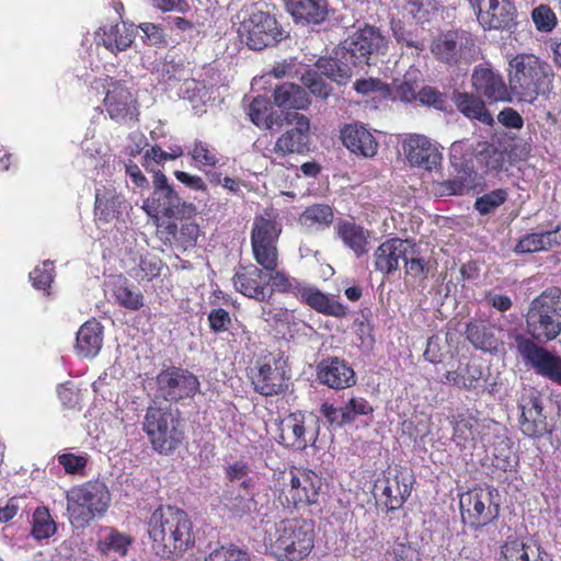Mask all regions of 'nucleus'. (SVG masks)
<instances>
[{"label":"nucleus","mask_w":561,"mask_h":561,"mask_svg":"<svg viewBox=\"0 0 561 561\" xmlns=\"http://www.w3.org/2000/svg\"><path fill=\"white\" fill-rule=\"evenodd\" d=\"M539 241H542V239L539 238L537 232L527 233L518 240L514 247V252L516 254H530L540 252L542 251V245Z\"/></svg>","instance_id":"0e129e2a"},{"label":"nucleus","mask_w":561,"mask_h":561,"mask_svg":"<svg viewBox=\"0 0 561 561\" xmlns=\"http://www.w3.org/2000/svg\"><path fill=\"white\" fill-rule=\"evenodd\" d=\"M482 377V368L476 364L458 367L457 370L446 371L440 378L442 382L450 383L462 389H474Z\"/></svg>","instance_id":"ea45409f"},{"label":"nucleus","mask_w":561,"mask_h":561,"mask_svg":"<svg viewBox=\"0 0 561 561\" xmlns=\"http://www.w3.org/2000/svg\"><path fill=\"white\" fill-rule=\"evenodd\" d=\"M158 73L163 82L180 81L185 77V69L182 64L165 60L158 69Z\"/></svg>","instance_id":"e2e57ef3"},{"label":"nucleus","mask_w":561,"mask_h":561,"mask_svg":"<svg viewBox=\"0 0 561 561\" xmlns=\"http://www.w3.org/2000/svg\"><path fill=\"white\" fill-rule=\"evenodd\" d=\"M232 280L234 288L249 298L264 301L272 296V291L266 293L267 278L263 267L261 270L253 264L241 266L237 270Z\"/></svg>","instance_id":"5701e85b"},{"label":"nucleus","mask_w":561,"mask_h":561,"mask_svg":"<svg viewBox=\"0 0 561 561\" xmlns=\"http://www.w3.org/2000/svg\"><path fill=\"white\" fill-rule=\"evenodd\" d=\"M225 489H254L255 481L250 476V467L243 460L234 461L225 468Z\"/></svg>","instance_id":"37998d69"},{"label":"nucleus","mask_w":561,"mask_h":561,"mask_svg":"<svg viewBox=\"0 0 561 561\" xmlns=\"http://www.w3.org/2000/svg\"><path fill=\"white\" fill-rule=\"evenodd\" d=\"M103 344V327L96 320L83 323L77 332L76 353L81 357H94Z\"/></svg>","instance_id":"c85d7f7f"},{"label":"nucleus","mask_w":561,"mask_h":561,"mask_svg":"<svg viewBox=\"0 0 561 561\" xmlns=\"http://www.w3.org/2000/svg\"><path fill=\"white\" fill-rule=\"evenodd\" d=\"M125 199L114 187H103L96 190L94 214L98 220L111 222L118 218Z\"/></svg>","instance_id":"7c9ffc66"},{"label":"nucleus","mask_w":561,"mask_h":561,"mask_svg":"<svg viewBox=\"0 0 561 561\" xmlns=\"http://www.w3.org/2000/svg\"><path fill=\"white\" fill-rule=\"evenodd\" d=\"M472 187V181L470 174L465 172L463 174L454 179H448L436 185V193L439 195H463Z\"/></svg>","instance_id":"09e8293b"},{"label":"nucleus","mask_w":561,"mask_h":561,"mask_svg":"<svg viewBox=\"0 0 561 561\" xmlns=\"http://www.w3.org/2000/svg\"><path fill=\"white\" fill-rule=\"evenodd\" d=\"M295 124V127L286 130L275 142L274 152L280 157L291 153L301 154L309 150L310 122L308 117L297 112L286 113L283 123Z\"/></svg>","instance_id":"2eb2a0df"},{"label":"nucleus","mask_w":561,"mask_h":561,"mask_svg":"<svg viewBox=\"0 0 561 561\" xmlns=\"http://www.w3.org/2000/svg\"><path fill=\"white\" fill-rule=\"evenodd\" d=\"M142 209L152 218H184L195 213V206L180 197L161 171L153 175V191L144 202Z\"/></svg>","instance_id":"6e6552de"},{"label":"nucleus","mask_w":561,"mask_h":561,"mask_svg":"<svg viewBox=\"0 0 561 561\" xmlns=\"http://www.w3.org/2000/svg\"><path fill=\"white\" fill-rule=\"evenodd\" d=\"M265 541L278 561H301L313 548V526L306 519H283L266 530Z\"/></svg>","instance_id":"39448f33"},{"label":"nucleus","mask_w":561,"mask_h":561,"mask_svg":"<svg viewBox=\"0 0 561 561\" xmlns=\"http://www.w3.org/2000/svg\"><path fill=\"white\" fill-rule=\"evenodd\" d=\"M188 154L196 163L207 167H215L218 163L216 154L209 149V146L203 141H195Z\"/></svg>","instance_id":"052dcab7"},{"label":"nucleus","mask_w":561,"mask_h":561,"mask_svg":"<svg viewBox=\"0 0 561 561\" xmlns=\"http://www.w3.org/2000/svg\"><path fill=\"white\" fill-rule=\"evenodd\" d=\"M67 515L76 528H83L102 517L111 503V494L104 482L88 481L66 492Z\"/></svg>","instance_id":"423d86ee"},{"label":"nucleus","mask_w":561,"mask_h":561,"mask_svg":"<svg viewBox=\"0 0 561 561\" xmlns=\"http://www.w3.org/2000/svg\"><path fill=\"white\" fill-rule=\"evenodd\" d=\"M56 533V523L46 507H37L33 513L32 535L42 540L51 537Z\"/></svg>","instance_id":"a18cd8bd"},{"label":"nucleus","mask_w":561,"mask_h":561,"mask_svg":"<svg viewBox=\"0 0 561 561\" xmlns=\"http://www.w3.org/2000/svg\"><path fill=\"white\" fill-rule=\"evenodd\" d=\"M297 298L317 312L325 316L344 318L347 313V308L344 305L307 283L304 284Z\"/></svg>","instance_id":"a878e982"},{"label":"nucleus","mask_w":561,"mask_h":561,"mask_svg":"<svg viewBox=\"0 0 561 561\" xmlns=\"http://www.w3.org/2000/svg\"><path fill=\"white\" fill-rule=\"evenodd\" d=\"M527 332L512 335L517 354L534 371L561 386V357L537 342H549L561 333V289L551 287L537 296L526 314Z\"/></svg>","instance_id":"f257e3e1"},{"label":"nucleus","mask_w":561,"mask_h":561,"mask_svg":"<svg viewBox=\"0 0 561 561\" xmlns=\"http://www.w3.org/2000/svg\"><path fill=\"white\" fill-rule=\"evenodd\" d=\"M225 507L238 517L250 515L257 511L253 489H225L221 495Z\"/></svg>","instance_id":"473e14b6"},{"label":"nucleus","mask_w":561,"mask_h":561,"mask_svg":"<svg viewBox=\"0 0 561 561\" xmlns=\"http://www.w3.org/2000/svg\"><path fill=\"white\" fill-rule=\"evenodd\" d=\"M394 561H420L417 549L409 541H397L392 547Z\"/></svg>","instance_id":"338daca9"},{"label":"nucleus","mask_w":561,"mask_h":561,"mask_svg":"<svg viewBox=\"0 0 561 561\" xmlns=\"http://www.w3.org/2000/svg\"><path fill=\"white\" fill-rule=\"evenodd\" d=\"M208 322L210 329L215 333L225 332L231 324V318L228 311L222 308L214 309L208 314Z\"/></svg>","instance_id":"774afa93"},{"label":"nucleus","mask_w":561,"mask_h":561,"mask_svg":"<svg viewBox=\"0 0 561 561\" xmlns=\"http://www.w3.org/2000/svg\"><path fill=\"white\" fill-rule=\"evenodd\" d=\"M520 410L519 426L524 435L540 437L548 432L547 417L542 413V401L539 393L530 390L518 403Z\"/></svg>","instance_id":"6ab92c4d"},{"label":"nucleus","mask_w":561,"mask_h":561,"mask_svg":"<svg viewBox=\"0 0 561 561\" xmlns=\"http://www.w3.org/2000/svg\"><path fill=\"white\" fill-rule=\"evenodd\" d=\"M274 103L283 108H306L309 103V96L306 90L295 83L285 82L274 90Z\"/></svg>","instance_id":"4c0bfd02"},{"label":"nucleus","mask_w":561,"mask_h":561,"mask_svg":"<svg viewBox=\"0 0 561 561\" xmlns=\"http://www.w3.org/2000/svg\"><path fill=\"white\" fill-rule=\"evenodd\" d=\"M408 161L415 167L431 171L442 160V154L427 137L423 135L409 136L403 145Z\"/></svg>","instance_id":"4be33fe9"},{"label":"nucleus","mask_w":561,"mask_h":561,"mask_svg":"<svg viewBox=\"0 0 561 561\" xmlns=\"http://www.w3.org/2000/svg\"><path fill=\"white\" fill-rule=\"evenodd\" d=\"M289 378L286 359L280 354H270L257 362V373L252 383L256 392L268 397L287 389Z\"/></svg>","instance_id":"4468645a"},{"label":"nucleus","mask_w":561,"mask_h":561,"mask_svg":"<svg viewBox=\"0 0 561 561\" xmlns=\"http://www.w3.org/2000/svg\"><path fill=\"white\" fill-rule=\"evenodd\" d=\"M417 99L422 104L433 106L437 110H443L446 105L445 95L433 87H424L419 92Z\"/></svg>","instance_id":"69168bd1"},{"label":"nucleus","mask_w":561,"mask_h":561,"mask_svg":"<svg viewBox=\"0 0 561 561\" xmlns=\"http://www.w3.org/2000/svg\"><path fill=\"white\" fill-rule=\"evenodd\" d=\"M104 106L111 119L126 124L137 118L138 108L134 94L122 83H113L105 95Z\"/></svg>","instance_id":"a211bd4d"},{"label":"nucleus","mask_w":561,"mask_h":561,"mask_svg":"<svg viewBox=\"0 0 561 561\" xmlns=\"http://www.w3.org/2000/svg\"><path fill=\"white\" fill-rule=\"evenodd\" d=\"M112 291L116 304L129 311H138L145 306L141 291L133 289L126 279H119Z\"/></svg>","instance_id":"c03bdc74"},{"label":"nucleus","mask_w":561,"mask_h":561,"mask_svg":"<svg viewBox=\"0 0 561 561\" xmlns=\"http://www.w3.org/2000/svg\"><path fill=\"white\" fill-rule=\"evenodd\" d=\"M471 84L477 95L484 98L490 103L512 101L510 85H506L503 76L486 65L473 68Z\"/></svg>","instance_id":"f3484780"},{"label":"nucleus","mask_w":561,"mask_h":561,"mask_svg":"<svg viewBox=\"0 0 561 561\" xmlns=\"http://www.w3.org/2000/svg\"><path fill=\"white\" fill-rule=\"evenodd\" d=\"M251 122L260 128L273 129L283 126V113L273 111L270 101L264 96H256L249 105L248 112Z\"/></svg>","instance_id":"c9c22d12"},{"label":"nucleus","mask_w":561,"mask_h":561,"mask_svg":"<svg viewBox=\"0 0 561 561\" xmlns=\"http://www.w3.org/2000/svg\"><path fill=\"white\" fill-rule=\"evenodd\" d=\"M180 96L192 103L203 102L207 96V90L205 84L195 79H183V83L180 88Z\"/></svg>","instance_id":"13d9d810"},{"label":"nucleus","mask_w":561,"mask_h":561,"mask_svg":"<svg viewBox=\"0 0 561 561\" xmlns=\"http://www.w3.org/2000/svg\"><path fill=\"white\" fill-rule=\"evenodd\" d=\"M479 24L484 30H504L513 24L516 13L511 0H470Z\"/></svg>","instance_id":"dca6fc26"},{"label":"nucleus","mask_w":561,"mask_h":561,"mask_svg":"<svg viewBox=\"0 0 561 561\" xmlns=\"http://www.w3.org/2000/svg\"><path fill=\"white\" fill-rule=\"evenodd\" d=\"M316 66L318 71H308L302 76V82L310 93L325 100L332 93V87L322 77L327 76L319 70L318 64Z\"/></svg>","instance_id":"3c124183"},{"label":"nucleus","mask_w":561,"mask_h":561,"mask_svg":"<svg viewBox=\"0 0 561 561\" xmlns=\"http://www.w3.org/2000/svg\"><path fill=\"white\" fill-rule=\"evenodd\" d=\"M241 42L253 50H262L277 44L283 32L275 16L267 12L256 11L244 18L238 28Z\"/></svg>","instance_id":"9d476101"},{"label":"nucleus","mask_w":561,"mask_h":561,"mask_svg":"<svg viewBox=\"0 0 561 561\" xmlns=\"http://www.w3.org/2000/svg\"><path fill=\"white\" fill-rule=\"evenodd\" d=\"M387 51V37L378 27L365 25L342 42L332 57L319 59L318 68L331 81L346 84L353 76L354 67L370 66Z\"/></svg>","instance_id":"f03ea898"},{"label":"nucleus","mask_w":561,"mask_h":561,"mask_svg":"<svg viewBox=\"0 0 561 561\" xmlns=\"http://www.w3.org/2000/svg\"><path fill=\"white\" fill-rule=\"evenodd\" d=\"M468 341L482 351H490L495 347V336L493 329L483 321H473L468 323L466 330Z\"/></svg>","instance_id":"79ce46f5"},{"label":"nucleus","mask_w":561,"mask_h":561,"mask_svg":"<svg viewBox=\"0 0 561 561\" xmlns=\"http://www.w3.org/2000/svg\"><path fill=\"white\" fill-rule=\"evenodd\" d=\"M540 548L535 543H525L519 540L507 541L502 547L504 561H543Z\"/></svg>","instance_id":"a19ab883"},{"label":"nucleus","mask_w":561,"mask_h":561,"mask_svg":"<svg viewBox=\"0 0 561 561\" xmlns=\"http://www.w3.org/2000/svg\"><path fill=\"white\" fill-rule=\"evenodd\" d=\"M176 412L171 407L150 405L147 409L142 427L152 448L160 454L172 453L184 439V430Z\"/></svg>","instance_id":"0eeeda50"},{"label":"nucleus","mask_w":561,"mask_h":561,"mask_svg":"<svg viewBox=\"0 0 561 561\" xmlns=\"http://www.w3.org/2000/svg\"><path fill=\"white\" fill-rule=\"evenodd\" d=\"M159 227V232L165 234V241L175 242L183 249L194 247L199 236L198 225L192 221L182 222L180 227L175 222L170 221L165 227Z\"/></svg>","instance_id":"58836bf2"},{"label":"nucleus","mask_w":561,"mask_h":561,"mask_svg":"<svg viewBox=\"0 0 561 561\" xmlns=\"http://www.w3.org/2000/svg\"><path fill=\"white\" fill-rule=\"evenodd\" d=\"M289 490L287 502L294 506L311 505L317 503L321 488V479L313 471H298L289 473Z\"/></svg>","instance_id":"412c9836"},{"label":"nucleus","mask_w":561,"mask_h":561,"mask_svg":"<svg viewBox=\"0 0 561 561\" xmlns=\"http://www.w3.org/2000/svg\"><path fill=\"white\" fill-rule=\"evenodd\" d=\"M198 391V378L182 367L164 368L156 377V399L178 402L193 398Z\"/></svg>","instance_id":"f8f14e48"},{"label":"nucleus","mask_w":561,"mask_h":561,"mask_svg":"<svg viewBox=\"0 0 561 561\" xmlns=\"http://www.w3.org/2000/svg\"><path fill=\"white\" fill-rule=\"evenodd\" d=\"M408 252L409 254L403 260L407 275L414 278L426 277L428 267L425 260L421 256L420 250L415 244L411 243Z\"/></svg>","instance_id":"603ef678"},{"label":"nucleus","mask_w":561,"mask_h":561,"mask_svg":"<svg viewBox=\"0 0 561 561\" xmlns=\"http://www.w3.org/2000/svg\"><path fill=\"white\" fill-rule=\"evenodd\" d=\"M286 10L297 23L320 24L327 19L325 0H283Z\"/></svg>","instance_id":"bb28decb"},{"label":"nucleus","mask_w":561,"mask_h":561,"mask_svg":"<svg viewBox=\"0 0 561 561\" xmlns=\"http://www.w3.org/2000/svg\"><path fill=\"white\" fill-rule=\"evenodd\" d=\"M131 539L116 530H111L99 543L100 551L105 554L126 556Z\"/></svg>","instance_id":"de8ad7c7"},{"label":"nucleus","mask_w":561,"mask_h":561,"mask_svg":"<svg viewBox=\"0 0 561 561\" xmlns=\"http://www.w3.org/2000/svg\"><path fill=\"white\" fill-rule=\"evenodd\" d=\"M134 38V28L126 23L105 24L95 33L96 43L113 54L126 50Z\"/></svg>","instance_id":"393cba45"},{"label":"nucleus","mask_w":561,"mask_h":561,"mask_svg":"<svg viewBox=\"0 0 561 561\" xmlns=\"http://www.w3.org/2000/svg\"><path fill=\"white\" fill-rule=\"evenodd\" d=\"M267 284L271 282L275 290L280 293H291L298 297L300 289L304 286V282L296 278L289 277L284 272L277 270V266L272 271H265Z\"/></svg>","instance_id":"49530a36"},{"label":"nucleus","mask_w":561,"mask_h":561,"mask_svg":"<svg viewBox=\"0 0 561 561\" xmlns=\"http://www.w3.org/2000/svg\"><path fill=\"white\" fill-rule=\"evenodd\" d=\"M554 72L550 64L534 54H518L508 62V83L518 101L533 103L553 88Z\"/></svg>","instance_id":"20e7f679"},{"label":"nucleus","mask_w":561,"mask_h":561,"mask_svg":"<svg viewBox=\"0 0 561 561\" xmlns=\"http://www.w3.org/2000/svg\"><path fill=\"white\" fill-rule=\"evenodd\" d=\"M499 493L493 486L474 489L460 496V510L463 523L479 529L499 517Z\"/></svg>","instance_id":"1a4fd4ad"},{"label":"nucleus","mask_w":561,"mask_h":561,"mask_svg":"<svg viewBox=\"0 0 561 561\" xmlns=\"http://www.w3.org/2000/svg\"><path fill=\"white\" fill-rule=\"evenodd\" d=\"M334 219L333 209L327 204H313L299 216V225L309 232H318L329 228Z\"/></svg>","instance_id":"e433bc0d"},{"label":"nucleus","mask_w":561,"mask_h":561,"mask_svg":"<svg viewBox=\"0 0 561 561\" xmlns=\"http://www.w3.org/2000/svg\"><path fill=\"white\" fill-rule=\"evenodd\" d=\"M412 481L403 472L385 478L381 481V494L386 497L389 511L400 508L411 495Z\"/></svg>","instance_id":"c756f323"},{"label":"nucleus","mask_w":561,"mask_h":561,"mask_svg":"<svg viewBox=\"0 0 561 561\" xmlns=\"http://www.w3.org/2000/svg\"><path fill=\"white\" fill-rule=\"evenodd\" d=\"M33 286L37 289L46 290L54 279L53 262L45 261L42 266H37L30 273Z\"/></svg>","instance_id":"bf43d9fd"},{"label":"nucleus","mask_w":561,"mask_h":561,"mask_svg":"<svg viewBox=\"0 0 561 561\" xmlns=\"http://www.w3.org/2000/svg\"><path fill=\"white\" fill-rule=\"evenodd\" d=\"M343 145L356 154L373 157L377 152V141L370 131L362 125L351 124L341 133Z\"/></svg>","instance_id":"cd10ccee"},{"label":"nucleus","mask_w":561,"mask_h":561,"mask_svg":"<svg viewBox=\"0 0 561 561\" xmlns=\"http://www.w3.org/2000/svg\"><path fill=\"white\" fill-rule=\"evenodd\" d=\"M317 379L334 390H343L356 383V375L351 365L340 357H328L317 365Z\"/></svg>","instance_id":"aec40b11"},{"label":"nucleus","mask_w":561,"mask_h":561,"mask_svg":"<svg viewBox=\"0 0 561 561\" xmlns=\"http://www.w3.org/2000/svg\"><path fill=\"white\" fill-rule=\"evenodd\" d=\"M411 242L399 238H393L382 242L374 252V265L376 271L383 274H391L400 266L404 257L409 254Z\"/></svg>","instance_id":"b1692460"},{"label":"nucleus","mask_w":561,"mask_h":561,"mask_svg":"<svg viewBox=\"0 0 561 561\" xmlns=\"http://www.w3.org/2000/svg\"><path fill=\"white\" fill-rule=\"evenodd\" d=\"M531 20L539 32L549 33L557 25L556 13L547 4L536 7L531 12Z\"/></svg>","instance_id":"4d7b16f0"},{"label":"nucleus","mask_w":561,"mask_h":561,"mask_svg":"<svg viewBox=\"0 0 561 561\" xmlns=\"http://www.w3.org/2000/svg\"><path fill=\"white\" fill-rule=\"evenodd\" d=\"M453 100L458 111L469 119H477L488 126L494 124V118L486 110L481 96L468 92H456Z\"/></svg>","instance_id":"72a5a7b5"},{"label":"nucleus","mask_w":561,"mask_h":561,"mask_svg":"<svg viewBox=\"0 0 561 561\" xmlns=\"http://www.w3.org/2000/svg\"><path fill=\"white\" fill-rule=\"evenodd\" d=\"M282 226L270 217H255L251 231V245L254 259L265 271L278 266L277 240Z\"/></svg>","instance_id":"9b49d317"},{"label":"nucleus","mask_w":561,"mask_h":561,"mask_svg":"<svg viewBox=\"0 0 561 561\" xmlns=\"http://www.w3.org/2000/svg\"><path fill=\"white\" fill-rule=\"evenodd\" d=\"M335 232L343 244L359 257L368 252L369 232L351 220H341L335 225Z\"/></svg>","instance_id":"2f4dec72"},{"label":"nucleus","mask_w":561,"mask_h":561,"mask_svg":"<svg viewBox=\"0 0 561 561\" xmlns=\"http://www.w3.org/2000/svg\"><path fill=\"white\" fill-rule=\"evenodd\" d=\"M148 535L157 554L162 558L180 554L194 542L193 524L188 515L171 505H161L151 513Z\"/></svg>","instance_id":"7ed1b4c3"},{"label":"nucleus","mask_w":561,"mask_h":561,"mask_svg":"<svg viewBox=\"0 0 561 561\" xmlns=\"http://www.w3.org/2000/svg\"><path fill=\"white\" fill-rule=\"evenodd\" d=\"M343 409L346 424L353 423L358 416L370 415L374 412L373 405L362 397H352Z\"/></svg>","instance_id":"5fc2aeb1"},{"label":"nucleus","mask_w":561,"mask_h":561,"mask_svg":"<svg viewBox=\"0 0 561 561\" xmlns=\"http://www.w3.org/2000/svg\"><path fill=\"white\" fill-rule=\"evenodd\" d=\"M435 58L449 66L470 64L477 54L472 37L465 31L447 32L432 43Z\"/></svg>","instance_id":"ddd939ff"},{"label":"nucleus","mask_w":561,"mask_h":561,"mask_svg":"<svg viewBox=\"0 0 561 561\" xmlns=\"http://www.w3.org/2000/svg\"><path fill=\"white\" fill-rule=\"evenodd\" d=\"M58 462L67 473L77 474L83 471L88 459L85 456L66 453L58 456Z\"/></svg>","instance_id":"680f3d73"},{"label":"nucleus","mask_w":561,"mask_h":561,"mask_svg":"<svg viewBox=\"0 0 561 561\" xmlns=\"http://www.w3.org/2000/svg\"><path fill=\"white\" fill-rule=\"evenodd\" d=\"M304 416L300 413H291L279 423V443L286 447L305 449L307 439L305 437Z\"/></svg>","instance_id":"f704fd0d"},{"label":"nucleus","mask_w":561,"mask_h":561,"mask_svg":"<svg viewBox=\"0 0 561 561\" xmlns=\"http://www.w3.org/2000/svg\"><path fill=\"white\" fill-rule=\"evenodd\" d=\"M205 561H251L248 550L234 545L221 546L209 553Z\"/></svg>","instance_id":"6e6d98bb"},{"label":"nucleus","mask_w":561,"mask_h":561,"mask_svg":"<svg viewBox=\"0 0 561 561\" xmlns=\"http://www.w3.org/2000/svg\"><path fill=\"white\" fill-rule=\"evenodd\" d=\"M161 262L156 257H141L139 264L129 271V275L136 280H150L160 275Z\"/></svg>","instance_id":"864d4df0"},{"label":"nucleus","mask_w":561,"mask_h":561,"mask_svg":"<svg viewBox=\"0 0 561 561\" xmlns=\"http://www.w3.org/2000/svg\"><path fill=\"white\" fill-rule=\"evenodd\" d=\"M507 196L505 190L496 188L478 197L474 202V209L481 215H489L504 204Z\"/></svg>","instance_id":"8fccbe9b"}]
</instances>
